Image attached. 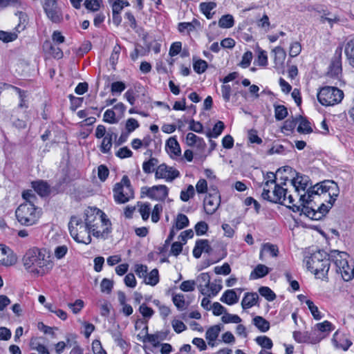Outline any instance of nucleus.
<instances>
[{
  "instance_id": "bf43d9fd",
  "label": "nucleus",
  "mask_w": 354,
  "mask_h": 354,
  "mask_svg": "<svg viewBox=\"0 0 354 354\" xmlns=\"http://www.w3.org/2000/svg\"><path fill=\"white\" fill-rule=\"evenodd\" d=\"M109 174V169L106 166L101 165L97 168V176L101 181H105Z\"/></svg>"
},
{
  "instance_id": "a19ab883",
  "label": "nucleus",
  "mask_w": 354,
  "mask_h": 354,
  "mask_svg": "<svg viewBox=\"0 0 354 354\" xmlns=\"http://www.w3.org/2000/svg\"><path fill=\"white\" fill-rule=\"evenodd\" d=\"M112 145L111 136H104L100 147L101 152L103 153H109L111 151Z\"/></svg>"
},
{
  "instance_id": "8fccbe9b",
  "label": "nucleus",
  "mask_w": 354,
  "mask_h": 354,
  "mask_svg": "<svg viewBox=\"0 0 354 354\" xmlns=\"http://www.w3.org/2000/svg\"><path fill=\"white\" fill-rule=\"evenodd\" d=\"M46 46L49 48V53L53 55L54 58H62L63 52L58 46H53L49 42L46 43Z\"/></svg>"
},
{
  "instance_id": "5fc2aeb1",
  "label": "nucleus",
  "mask_w": 354,
  "mask_h": 354,
  "mask_svg": "<svg viewBox=\"0 0 354 354\" xmlns=\"http://www.w3.org/2000/svg\"><path fill=\"white\" fill-rule=\"evenodd\" d=\"M178 30L180 32L183 33L187 31V33L194 30V25L193 23L181 22L178 25Z\"/></svg>"
},
{
  "instance_id": "c9c22d12",
  "label": "nucleus",
  "mask_w": 354,
  "mask_h": 354,
  "mask_svg": "<svg viewBox=\"0 0 354 354\" xmlns=\"http://www.w3.org/2000/svg\"><path fill=\"white\" fill-rule=\"evenodd\" d=\"M234 18L231 15H225L221 17L218 21V26L223 28H229L234 26Z\"/></svg>"
},
{
  "instance_id": "4c0bfd02",
  "label": "nucleus",
  "mask_w": 354,
  "mask_h": 354,
  "mask_svg": "<svg viewBox=\"0 0 354 354\" xmlns=\"http://www.w3.org/2000/svg\"><path fill=\"white\" fill-rule=\"evenodd\" d=\"M172 301L176 308L180 310H185L187 308L184 295L182 294L174 295Z\"/></svg>"
},
{
  "instance_id": "0eeeda50",
  "label": "nucleus",
  "mask_w": 354,
  "mask_h": 354,
  "mask_svg": "<svg viewBox=\"0 0 354 354\" xmlns=\"http://www.w3.org/2000/svg\"><path fill=\"white\" fill-rule=\"evenodd\" d=\"M113 192L114 200L118 204L126 203L134 197V192L127 176H123L120 182L115 185Z\"/></svg>"
},
{
  "instance_id": "bb28decb",
  "label": "nucleus",
  "mask_w": 354,
  "mask_h": 354,
  "mask_svg": "<svg viewBox=\"0 0 354 354\" xmlns=\"http://www.w3.org/2000/svg\"><path fill=\"white\" fill-rule=\"evenodd\" d=\"M222 288L221 279H215L214 282H210V286L207 289L206 296L209 297L216 296L221 291Z\"/></svg>"
},
{
  "instance_id": "393cba45",
  "label": "nucleus",
  "mask_w": 354,
  "mask_h": 354,
  "mask_svg": "<svg viewBox=\"0 0 354 354\" xmlns=\"http://www.w3.org/2000/svg\"><path fill=\"white\" fill-rule=\"evenodd\" d=\"M253 324L261 331L265 333L270 328V323L261 316H256L252 319Z\"/></svg>"
},
{
  "instance_id": "72a5a7b5",
  "label": "nucleus",
  "mask_w": 354,
  "mask_h": 354,
  "mask_svg": "<svg viewBox=\"0 0 354 354\" xmlns=\"http://www.w3.org/2000/svg\"><path fill=\"white\" fill-rule=\"evenodd\" d=\"M159 281L158 270L155 268L153 269L149 274H147V278H145L146 284L155 286Z\"/></svg>"
},
{
  "instance_id": "4d7b16f0",
  "label": "nucleus",
  "mask_w": 354,
  "mask_h": 354,
  "mask_svg": "<svg viewBox=\"0 0 354 354\" xmlns=\"http://www.w3.org/2000/svg\"><path fill=\"white\" fill-rule=\"evenodd\" d=\"M196 281L194 280L184 281L181 283L180 288L184 292L193 291L195 288Z\"/></svg>"
},
{
  "instance_id": "69168bd1",
  "label": "nucleus",
  "mask_w": 354,
  "mask_h": 354,
  "mask_svg": "<svg viewBox=\"0 0 354 354\" xmlns=\"http://www.w3.org/2000/svg\"><path fill=\"white\" fill-rule=\"evenodd\" d=\"M139 311L145 318H150L153 315V309L148 307L145 304L140 305Z\"/></svg>"
},
{
  "instance_id": "3c124183",
  "label": "nucleus",
  "mask_w": 354,
  "mask_h": 354,
  "mask_svg": "<svg viewBox=\"0 0 354 354\" xmlns=\"http://www.w3.org/2000/svg\"><path fill=\"white\" fill-rule=\"evenodd\" d=\"M306 304L308 306L313 317L317 320L321 319L322 316L318 310V308L314 304V303L311 300L308 299L306 301Z\"/></svg>"
},
{
  "instance_id": "1a4fd4ad",
  "label": "nucleus",
  "mask_w": 354,
  "mask_h": 354,
  "mask_svg": "<svg viewBox=\"0 0 354 354\" xmlns=\"http://www.w3.org/2000/svg\"><path fill=\"white\" fill-rule=\"evenodd\" d=\"M329 258L335 263L337 272H340L344 279L345 271H348L351 266L348 264L349 255L344 252L333 250L329 253Z\"/></svg>"
},
{
  "instance_id": "473e14b6",
  "label": "nucleus",
  "mask_w": 354,
  "mask_h": 354,
  "mask_svg": "<svg viewBox=\"0 0 354 354\" xmlns=\"http://www.w3.org/2000/svg\"><path fill=\"white\" fill-rule=\"evenodd\" d=\"M30 346L32 350L37 351L39 354H50L46 347L39 343L37 338H32Z\"/></svg>"
},
{
  "instance_id": "a18cd8bd",
  "label": "nucleus",
  "mask_w": 354,
  "mask_h": 354,
  "mask_svg": "<svg viewBox=\"0 0 354 354\" xmlns=\"http://www.w3.org/2000/svg\"><path fill=\"white\" fill-rule=\"evenodd\" d=\"M17 38V34L16 32H10L0 30V40L5 43L13 41Z\"/></svg>"
},
{
  "instance_id": "49530a36",
  "label": "nucleus",
  "mask_w": 354,
  "mask_h": 354,
  "mask_svg": "<svg viewBox=\"0 0 354 354\" xmlns=\"http://www.w3.org/2000/svg\"><path fill=\"white\" fill-rule=\"evenodd\" d=\"M195 190L192 185H189L186 190H182L180 192V199L183 201H188L190 198H192L194 195Z\"/></svg>"
},
{
  "instance_id": "e2e57ef3",
  "label": "nucleus",
  "mask_w": 354,
  "mask_h": 354,
  "mask_svg": "<svg viewBox=\"0 0 354 354\" xmlns=\"http://www.w3.org/2000/svg\"><path fill=\"white\" fill-rule=\"evenodd\" d=\"M132 155L133 152L127 147L119 149V150L115 153V156L121 159L130 158Z\"/></svg>"
},
{
  "instance_id": "20e7f679",
  "label": "nucleus",
  "mask_w": 354,
  "mask_h": 354,
  "mask_svg": "<svg viewBox=\"0 0 354 354\" xmlns=\"http://www.w3.org/2000/svg\"><path fill=\"white\" fill-rule=\"evenodd\" d=\"M307 269L318 278H324L330 268L329 254L324 250H318L304 259Z\"/></svg>"
},
{
  "instance_id": "f704fd0d",
  "label": "nucleus",
  "mask_w": 354,
  "mask_h": 354,
  "mask_svg": "<svg viewBox=\"0 0 354 354\" xmlns=\"http://www.w3.org/2000/svg\"><path fill=\"white\" fill-rule=\"evenodd\" d=\"M139 212L144 221H147L150 215L151 205L149 203H138Z\"/></svg>"
},
{
  "instance_id": "774afa93",
  "label": "nucleus",
  "mask_w": 354,
  "mask_h": 354,
  "mask_svg": "<svg viewBox=\"0 0 354 354\" xmlns=\"http://www.w3.org/2000/svg\"><path fill=\"white\" fill-rule=\"evenodd\" d=\"M171 325H172L174 330L177 333H182L183 331L185 330L187 328L186 325L182 321H180L178 319H174L171 322Z\"/></svg>"
},
{
  "instance_id": "864d4df0",
  "label": "nucleus",
  "mask_w": 354,
  "mask_h": 354,
  "mask_svg": "<svg viewBox=\"0 0 354 354\" xmlns=\"http://www.w3.org/2000/svg\"><path fill=\"white\" fill-rule=\"evenodd\" d=\"M293 337L298 343H306L309 341V336L308 333H302L300 331H295L293 333Z\"/></svg>"
},
{
  "instance_id": "7ed1b4c3",
  "label": "nucleus",
  "mask_w": 354,
  "mask_h": 354,
  "mask_svg": "<svg viewBox=\"0 0 354 354\" xmlns=\"http://www.w3.org/2000/svg\"><path fill=\"white\" fill-rule=\"evenodd\" d=\"M84 220L92 234L97 238L106 239L111 232V221L100 209L88 207L85 210Z\"/></svg>"
},
{
  "instance_id": "b1692460",
  "label": "nucleus",
  "mask_w": 354,
  "mask_h": 354,
  "mask_svg": "<svg viewBox=\"0 0 354 354\" xmlns=\"http://www.w3.org/2000/svg\"><path fill=\"white\" fill-rule=\"evenodd\" d=\"M270 269L263 264H259L250 274V279H259L266 276Z\"/></svg>"
},
{
  "instance_id": "9b49d317",
  "label": "nucleus",
  "mask_w": 354,
  "mask_h": 354,
  "mask_svg": "<svg viewBox=\"0 0 354 354\" xmlns=\"http://www.w3.org/2000/svg\"><path fill=\"white\" fill-rule=\"evenodd\" d=\"M168 188L166 185H156L151 187H142V194L156 201H164L168 196Z\"/></svg>"
},
{
  "instance_id": "dca6fc26",
  "label": "nucleus",
  "mask_w": 354,
  "mask_h": 354,
  "mask_svg": "<svg viewBox=\"0 0 354 354\" xmlns=\"http://www.w3.org/2000/svg\"><path fill=\"white\" fill-rule=\"evenodd\" d=\"M291 183L295 188V191L299 194L301 191L305 192L306 189L310 183V178L308 176L297 173L296 176L292 179Z\"/></svg>"
},
{
  "instance_id": "ddd939ff",
  "label": "nucleus",
  "mask_w": 354,
  "mask_h": 354,
  "mask_svg": "<svg viewBox=\"0 0 354 354\" xmlns=\"http://www.w3.org/2000/svg\"><path fill=\"white\" fill-rule=\"evenodd\" d=\"M180 176V172L172 167L165 164L160 165L155 172L156 178H164L167 181H172Z\"/></svg>"
},
{
  "instance_id": "09e8293b",
  "label": "nucleus",
  "mask_w": 354,
  "mask_h": 354,
  "mask_svg": "<svg viewBox=\"0 0 354 354\" xmlns=\"http://www.w3.org/2000/svg\"><path fill=\"white\" fill-rule=\"evenodd\" d=\"M113 287V281L109 279L104 278L102 279L100 283V289L102 292L107 294L111 293Z\"/></svg>"
},
{
  "instance_id": "423d86ee",
  "label": "nucleus",
  "mask_w": 354,
  "mask_h": 354,
  "mask_svg": "<svg viewBox=\"0 0 354 354\" xmlns=\"http://www.w3.org/2000/svg\"><path fill=\"white\" fill-rule=\"evenodd\" d=\"M15 216L21 225L31 226L38 221L40 210L35 204L22 203L17 208Z\"/></svg>"
},
{
  "instance_id": "680f3d73",
  "label": "nucleus",
  "mask_w": 354,
  "mask_h": 354,
  "mask_svg": "<svg viewBox=\"0 0 354 354\" xmlns=\"http://www.w3.org/2000/svg\"><path fill=\"white\" fill-rule=\"evenodd\" d=\"M263 250L269 252L270 255L274 257H277L279 253L278 247L276 245H273L269 243H265L263 245Z\"/></svg>"
},
{
  "instance_id": "2f4dec72",
  "label": "nucleus",
  "mask_w": 354,
  "mask_h": 354,
  "mask_svg": "<svg viewBox=\"0 0 354 354\" xmlns=\"http://www.w3.org/2000/svg\"><path fill=\"white\" fill-rule=\"evenodd\" d=\"M344 51L350 64L354 67V39L347 42Z\"/></svg>"
},
{
  "instance_id": "13d9d810",
  "label": "nucleus",
  "mask_w": 354,
  "mask_h": 354,
  "mask_svg": "<svg viewBox=\"0 0 354 354\" xmlns=\"http://www.w3.org/2000/svg\"><path fill=\"white\" fill-rule=\"evenodd\" d=\"M214 270L216 274L227 275L231 272V268L227 263H225L222 266H216Z\"/></svg>"
},
{
  "instance_id": "f03ea898",
  "label": "nucleus",
  "mask_w": 354,
  "mask_h": 354,
  "mask_svg": "<svg viewBox=\"0 0 354 354\" xmlns=\"http://www.w3.org/2000/svg\"><path fill=\"white\" fill-rule=\"evenodd\" d=\"M22 261L25 269L37 275H44L53 266L50 254L45 249L38 248L29 249Z\"/></svg>"
},
{
  "instance_id": "c03bdc74",
  "label": "nucleus",
  "mask_w": 354,
  "mask_h": 354,
  "mask_svg": "<svg viewBox=\"0 0 354 354\" xmlns=\"http://www.w3.org/2000/svg\"><path fill=\"white\" fill-rule=\"evenodd\" d=\"M288 115L287 109L283 105L275 106L274 116L277 120H283Z\"/></svg>"
},
{
  "instance_id": "e433bc0d",
  "label": "nucleus",
  "mask_w": 354,
  "mask_h": 354,
  "mask_svg": "<svg viewBox=\"0 0 354 354\" xmlns=\"http://www.w3.org/2000/svg\"><path fill=\"white\" fill-rule=\"evenodd\" d=\"M256 342L263 348H272L273 344L272 339L267 336H259L255 339Z\"/></svg>"
},
{
  "instance_id": "c85d7f7f",
  "label": "nucleus",
  "mask_w": 354,
  "mask_h": 354,
  "mask_svg": "<svg viewBox=\"0 0 354 354\" xmlns=\"http://www.w3.org/2000/svg\"><path fill=\"white\" fill-rule=\"evenodd\" d=\"M296 119H298V122H299V125L297 128L298 132L302 133H310L313 131V129L310 126V122L307 120L301 115L296 117Z\"/></svg>"
},
{
  "instance_id": "ea45409f",
  "label": "nucleus",
  "mask_w": 354,
  "mask_h": 354,
  "mask_svg": "<svg viewBox=\"0 0 354 354\" xmlns=\"http://www.w3.org/2000/svg\"><path fill=\"white\" fill-rule=\"evenodd\" d=\"M259 294L268 301H273L276 298L274 292L268 287L263 286L259 289Z\"/></svg>"
},
{
  "instance_id": "5701e85b",
  "label": "nucleus",
  "mask_w": 354,
  "mask_h": 354,
  "mask_svg": "<svg viewBox=\"0 0 354 354\" xmlns=\"http://www.w3.org/2000/svg\"><path fill=\"white\" fill-rule=\"evenodd\" d=\"M274 53V62L277 66H281L283 64L286 53L283 48L277 46L272 50Z\"/></svg>"
},
{
  "instance_id": "052dcab7",
  "label": "nucleus",
  "mask_w": 354,
  "mask_h": 354,
  "mask_svg": "<svg viewBox=\"0 0 354 354\" xmlns=\"http://www.w3.org/2000/svg\"><path fill=\"white\" fill-rule=\"evenodd\" d=\"M22 197L26 201L25 203L35 204L37 197L32 190H26L22 193Z\"/></svg>"
},
{
  "instance_id": "6e6552de",
  "label": "nucleus",
  "mask_w": 354,
  "mask_h": 354,
  "mask_svg": "<svg viewBox=\"0 0 354 354\" xmlns=\"http://www.w3.org/2000/svg\"><path fill=\"white\" fill-rule=\"evenodd\" d=\"M343 97V91L333 86H324L317 93V100L323 106H333L338 104Z\"/></svg>"
},
{
  "instance_id": "4468645a",
  "label": "nucleus",
  "mask_w": 354,
  "mask_h": 354,
  "mask_svg": "<svg viewBox=\"0 0 354 354\" xmlns=\"http://www.w3.org/2000/svg\"><path fill=\"white\" fill-rule=\"evenodd\" d=\"M342 47L339 46L335 50V53L334 55V57L332 59L331 64L330 65L328 73L332 77L338 76L339 74L342 72Z\"/></svg>"
},
{
  "instance_id": "603ef678",
  "label": "nucleus",
  "mask_w": 354,
  "mask_h": 354,
  "mask_svg": "<svg viewBox=\"0 0 354 354\" xmlns=\"http://www.w3.org/2000/svg\"><path fill=\"white\" fill-rule=\"evenodd\" d=\"M103 120L109 124H115L118 120L115 118V113L112 109H107L103 116Z\"/></svg>"
},
{
  "instance_id": "338daca9",
  "label": "nucleus",
  "mask_w": 354,
  "mask_h": 354,
  "mask_svg": "<svg viewBox=\"0 0 354 354\" xmlns=\"http://www.w3.org/2000/svg\"><path fill=\"white\" fill-rule=\"evenodd\" d=\"M207 230L208 225L205 221H200L195 225V231L198 236L205 234Z\"/></svg>"
},
{
  "instance_id": "c756f323",
  "label": "nucleus",
  "mask_w": 354,
  "mask_h": 354,
  "mask_svg": "<svg viewBox=\"0 0 354 354\" xmlns=\"http://www.w3.org/2000/svg\"><path fill=\"white\" fill-rule=\"evenodd\" d=\"M167 147L169 152L176 156H179L181 153L180 145L175 138H170L167 140Z\"/></svg>"
},
{
  "instance_id": "7c9ffc66",
  "label": "nucleus",
  "mask_w": 354,
  "mask_h": 354,
  "mask_svg": "<svg viewBox=\"0 0 354 354\" xmlns=\"http://www.w3.org/2000/svg\"><path fill=\"white\" fill-rule=\"evenodd\" d=\"M221 330V327L220 325H214L209 327L205 333V338L206 339L209 340H216L218 338L219 333Z\"/></svg>"
},
{
  "instance_id": "37998d69",
  "label": "nucleus",
  "mask_w": 354,
  "mask_h": 354,
  "mask_svg": "<svg viewBox=\"0 0 354 354\" xmlns=\"http://www.w3.org/2000/svg\"><path fill=\"white\" fill-rule=\"evenodd\" d=\"M221 320L225 324H229V323L239 324L241 322V319L239 316H238L237 315L230 314L227 312L225 313V315H223L222 316Z\"/></svg>"
},
{
  "instance_id": "4be33fe9",
  "label": "nucleus",
  "mask_w": 354,
  "mask_h": 354,
  "mask_svg": "<svg viewBox=\"0 0 354 354\" xmlns=\"http://www.w3.org/2000/svg\"><path fill=\"white\" fill-rule=\"evenodd\" d=\"M48 18L53 23H59L62 19V15L58 6L44 9Z\"/></svg>"
},
{
  "instance_id": "79ce46f5",
  "label": "nucleus",
  "mask_w": 354,
  "mask_h": 354,
  "mask_svg": "<svg viewBox=\"0 0 354 354\" xmlns=\"http://www.w3.org/2000/svg\"><path fill=\"white\" fill-rule=\"evenodd\" d=\"M225 125L224 123L221 121L217 122L213 127L212 132H209L207 133V137L211 138H217L224 129Z\"/></svg>"
},
{
  "instance_id": "6ab92c4d",
  "label": "nucleus",
  "mask_w": 354,
  "mask_h": 354,
  "mask_svg": "<svg viewBox=\"0 0 354 354\" xmlns=\"http://www.w3.org/2000/svg\"><path fill=\"white\" fill-rule=\"evenodd\" d=\"M32 187L41 196H46L50 194V185L44 180L32 182Z\"/></svg>"
},
{
  "instance_id": "2eb2a0df",
  "label": "nucleus",
  "mask_w": 354,
  "mask_h": 354,
  "mask_svg": "<svg viewBox=\"0 0 354 354\" xmlns=\"http://www.w3.org/2000/svg\"><path fill=\"white\" fill-rule=\"evenodd\" d=\"M17 261L16 256L6 246L0 245V264L5 266L14 265Z\"/></svg>"
},
{
  "instance_id": "6e6d98bb",
  "label": "nucleus",
  "mask_w": 354,
  "mask_h": 354,
  "mask_svg": "<svg viewBox=\"0 0 354 354\" xmlns=\"http://www.w3.org/2000/svg\"><path fill=\"white\" fill-rule=\"evenodd\" d=\"M139 127L138 122L134 118H129L125 124L127 133H130Z\"/></svg>"
},
{
  "instance_id": "0e129e2a",
  "label": "nucleus",
  "mask_w": 354,
  "mask_h": 354,
  "mask_svg": "<svg viewBox=\"0 0 354 354\" xmlns=\"http://www.w3.org/2000/svg\"><path fill=\"white\" fill-rule=\"evenodd\" d=\"M252 59V53L250 51L245 52L243 57L239 65L243 68H247L250 66Z\"/></svg>"
},
{
  "instance_id": "f8f14e48",
  "label": "nucleus",
  "mask_w": 354,
  "mask_h": 354,
  "mask_svg": "<svg viewBox=\"0 0 354 354\" xmlns=\"http://www.w3.org/2000/svg\"><path fill=\"white\" fill-rule=\"evenodd\" d=\"M221 203V197L216 190H214L213 193H209L203 201V206L205 212L207 214H213L218 208Z\"/></svg>"
},
{
  "instance_id": "aec40b11",
  "label": "nucleus",
  "mask_w": 354,
  "mask_h": 354,
  "mask_svg": "<svg viewBox=\"0 0 354 354\" xmlns=\"http://www.w3.org/2000/svg\"><path fill=\"white\" fill-rule=\"evenodd\" d=\"M259 299V295L257 292H247L245 294L241 306L243 309L250 308L255 306Z\"/></svg>"
},
{
  "instance_id": "f3484780",
  "label": "nucleus",
  "mask_w": 354,
  "mask_h": 354,
  "mask_svg": "<svg viewBox=\"0 0 354 354\" xmlns=\"http://www.w3.org/2000/svg\"><path fill=\"white\" fill-rule=\"evenodd\" d=\"M210 275L207 272L201 273L197 277L196 282L198 283V289L202 295H207V289L210 286Z\"/></svg>"
},
{
  "instance_id": "39448f33",
  "label": "nucleus",
  "mask_w": 354,
  "mask_h": 354,
  "mask_svg": "<svg viewBox=\"0 0 354 354\" xmlns=\"http://www.w3.org/2000/svg\"><path fill=\"white\" fill-rule=\"evenodd\" d=\"M68 230L71 236L76 242L86 245L91 242V231L86 223H83L81 218L75 216H71L68 223Z\"/></svg>"
},
{
  "instance_id": "412c9836",
  "label": "nucleus",
  "mask_w": 354,
  "mask_h": 354,
  "mask_svg": "<svg viewBox=\"0 0 354 354\" xmlns=\"http://www.w3.org/2000/svg\"><path fill=\"white\" fill-rule=\"evenodd\" d=\"M239 297L234 290H227L221 297V301L228 305H233L239 301Z\"/></svg>"
},
{
  "instance_id": "a878e982",
  "label": "nucleus",
  "mask_w": 354,
  "mask_h": 354,
  "mask_svg": "<svg viewBox=\"0 0 354 354\" xmlns=\"http://www.w3.org/2000/svg\"><path fill=\"white\" fill-rule=\"evenodd\" d=\"M189 225L187 216L183 214H178L175 219V223L172 226L176 231L180 230Z\"/></svg>"
},
{
  "instance_id": "58836bf2",
  "label": "nucleus",
  "mask_w": 354,
  "mask_h": 354,
  "mask_svg": "<svg viewBox=\"0 0 354 354\" xmlns=\"http://www.w3.org/2000/svg\"><path fill=\"white\" fill-rule=\"evenodd\" d=\"M102 0H85V8L92 12H97L100 8Z\"/></svg>"
},
{
  "instance_id": "a211bd4d",
  "label": "nucleus",
  "mask_w": 354,
  "mask_h": 354,
  "mask_svg": "<svg viewBox=\"0 0 354 354\" xmlns=\"http://www.w3.org/2000/svg\"><path fill=\"white\" fill-rule=\"evenodd\" d=\"M332 341L337 348H340L343 351H347L353 344L346 336L339 335L337 332L333 335Z\"/></svg>"
},
{
  "instance_id": "de8ad7c7",
  "label": "nucleus",
  "mask_w": 354,
  "mask_h": 354,
  "mask_svg": "<svg viewBox=\"0 0 354 354\" xmlns=\"http://www.w3.org/2000/svg\"><path fill=\"white\" fill-rule=\"evenodd\" d=\"M194 70L196 73L201 74L205 71L207 68V63L202 59H198L194 62Z\"/></svg>"
},
{
  "instance_id": "9d476101",
  "label": "nucleus",
  "mask_w": 354,
  "mask_h": 354,
  "mask_svg": "<svg viewBox=\"0 0 354 354\" xmlns=\"http://www.w3.org/2000/svg\"><path fill=\"white\" fill-rule=\"evenodd\" d=\"M270 189L264 187L261 194V197L264 200L272 203L286 204L287 194L286 189L278 184H275L272 194L270 195Z\"/></svg>"
},
{
  "instance_id": "cd10ccee",
  "label": "nucleus",
  "mask_w": 354,
  "mask_h": 354,
  "mask_svg": "<svg viewBox=\"0 0 354 354\" xmlns=\"http://www.w3.org/2000/svg\"><path fill=\"white\" fill-rule=\"evenodd\" d=\"M216 6V4L214 2H203L200 4V9L205 17L208 19H210L212 18L214 15V12L212 13L211 11L214 10Z\"/></svg>"
},
{
  "instance_id": "f257e3e1",
  "label": "nucleus",
  "mask_w": 354,
  "mask_h": 354,
  "mask_svg": "<svg viewBox=\"0 0 354 354\" xmlns=\"http://www.w3.org/2000/svg\"><path fill=\"white\" fill-rule=\"evenodd\" d=\"M339 194L337 184L333 180H324L310 186L304 194H299L300 205L294 203L292 195L286 196L284 205L295 212H300L312 220L322 219L332 207Z\"/></svg>"
}]
</instances>
